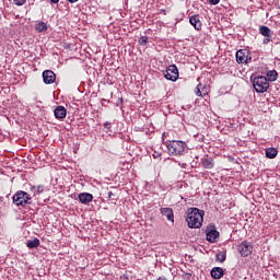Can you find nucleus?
Listing matches in <instances>:
<instances>
[{"instance_id":"f257e3e1","label":"nucleus","mask_w":280,"mask_h":280,"mask_svg":"<svg viewBox=\"0 0 280 280\" xmlns=\"http://www.w3.org/2000/svg\"><path fill=\"white\" fill-rule=\"evenodd\" d=\"M186 222L189 229H200L205 222V210L189 208L186 212Z\"/></svg>"},{"instance_id":"f03ea898","label":"nucleus","mask_w":280,"mask_h":280,"mask_svg":"<svg viewBox=\"0 0 280 280\" xmlns=\"http://www.w3.org/2000/svg\"><path fill=\"white\" fill-rule=\"evenodd\" d=\"M166 148L172 156H185L189 152L187 142L183 140H171L166 142Z\"/></svg>"},{"instance_id":"7ed1b4c3","label":"nucleus","mask_w":280,"mask_h":280,"mask_svg":"<svg viewBox=\"0 0 280 280\" xmlns=\"http://www.w3.org/2000/svg\"><path fill=\"white\" fill-rule=\"evenodd\" d=\"M253 88L255 89L256 93H266L268 89H270L268 78L261 75L255 77L253 79Z\"/></svg>"},{"instance_id":"20e7f679","label":"nucleus","mask_w":280,"mask_h":280,"mask_svg":"<svg viewBox=\"0 0 280 280\" xmlns=\"http://www.w3.org/2000/svg\"><path fill=\"white\" fill-rule=\"evenodd\" d=\"M13 203L16 205V207H25V205H32V197H30V194L20 190L13 196Z\"/></svg>"},{"instance_id":"39448f33","label":"nucleus","mask_w":280,"mask_h":280,"mask_svg":"<svg viewBox=\"0 0 280 280\" xmlns=\"http://www.w3.org/2000/svg\"><path fill=\"white\" fill-rule=\"evenodd\" d=\"M206 240L210 242V244H215L218 238L220 237V232L217 230L215 224L211 223L206 228Z\"/></svg>"},{"instance_id":"423d86ee","label":"nucleus","mask_w":280,"mask_h":280,"mask_svg":"<svg viewBox=\"0 0 280 280\" xmlns=\"http://www.w3.org/2000/svg\"><path fill=\"white\" fill-rule=\"evenodd\" d=\"M237 250L241 257H248L253 255V244L248 241H244L237 246Z\"/></svg>"},{"instance_id":"0eeeda50","label":"nucleus","mask_w":280,"mask_h":280,"mask_svg":"<svg viewBox=\"0 0 280 280\" xmlns=\"http://www.w3.org/2000/svg\"><path fill=\"white\" fill-rule=\"evenodd\" d=\"M253 60V57H250V52L246 49H241L236 51V62L238 65H248Z\"/></svg>"},{"instance_id":"6e6552de","label":"nucleus","mask_w":280,"mask_h":280,"mask_svg":"<svg viewBox=\"0 0 280 280\" xmlns=\"http://www.w3.org/2000/svg\"><path fill=\"white\" fill-rule=\"evenodd\" d=\"M164 78L171 80V82H176L178 80V68L174 65H171L164 72Z\"/></svg>"},{"instance_id":"1a4fd4ad","label":"nucleus","mask_w":280,"mask_h":280,"mask_svg":"<svg viewBox=\"0 0 280 280\" xmlns=\"http://www.w3.org/2000/svg\"><path fill=\"white\" fill-rule=\"evenodd\" d=\"M44 84H54L56 82V73L51 70L43 72Z\"/></svg>"},{"instance_id":"9d476101","label":"nucleus","mask_w":280,"mask_h":280,"mask_svg":"<svg viewBox=\"0 0 280 280\" xmlns=\"http://www.w3.org/2000/svg\"><path fill=\"white\" fill-rule=\"evenodd\" d=\"M189 23L195 27V30H197V32H200V30H202V22H200V15H191L189 19Z\"/></svg>"},{"instance_id":"9b49d317","label":"nucleus","mask_w":280,"mask_h":280,"mask_svg":"<svg viewBox=\"0 0 280 280\" xmlns=\"http://www.w3.org/2000/svg\"><path fill=\"white\" fill-rule=\"evenodd\" d=\"M160 213H162L168 222L174 223V210L172 208H161Z\"/></svg>"},{"instance_id":"f8f14e48","label":"nucleus","mask_w":280,"mask_h":280,"mask_svg":"<svg viewBox=\"0 0 280 280\" xmlns=\"http://www.w3.org/2000/svg\"><path fill=\"white\" fill-rule=\"evenodd\" d=\"M79 202L89 205V202H93V196L90 192H81L79 194Z\"/></svg>"},{"instance_id":"ddd939ff","label":"nucleus","mask_w":280,"mask_h":280,"mask_svg":"<svg viewBox=\"0 0 280 280\" xmlns=\"http://www.w3.org/2000/svg\"><path fill=\"white\" fill-rule=\"evenodd\" d=\"M54 113L56 119H65V117H67V108H65V106H57Z\"/></svg>"},{"instance_id":"4468645a","label":"nucleus","mask_w":280,"mask_h":280,"mask_svg":"<svg viewBox=\"0 0 280 280\" xmlns=\"http://www.w3.org/2000/svg\"><path fill=\"white\" fill-rule=\"evenodd\" d=\"M212 279H222L224 277V270L222 267H214L210 271Z\"/></svg>"},{"instance_id":"2eb2a0df","label":"nucleus","mask_w":280,"mask_h":280,"mask_svg":"<svg viewBox=\"0 0 280 280\" xmlns=\"http://www.w3.org/2000/svg\"><path fill=\"white\" fill-rule=\"evenodd\" d=\"M201 165L206 170H213V167H214L213 159H211V158H203V159H201Z\"/></svg>"},{"instance_id":"dca6fc26","label":"nucleus","mask_w":280,"mask_h":280,"mask_svg":"<svg viewBox=\"0 0 280 280\" xmlns=\"http://www.w3.org/2000/svg\"><path fill=\"white\" fill-rule=\"evenodd\" d=\"M265 154L267 159H277V154H279V151L275 148H268L266 149Z\"/></svg>"},{"instance_id":"f3484780","label":"nucleus","mask_w":280,"mask_h":280,"mask_svg":"<svg viewBox=\"0 0 280 280\" xmlns=\"http://www.w3.org/2000/svg\"><path fill=\"white\" fill-rule=\"evenodd\" d=\"M259 34H261V36H267L268 38H272V31L268 26H260Z\"/></svg>"},{"instance_id":"a211bd4d","label":"nucleus","mask_w":280,"mask_h":280,"mask_svg":"<svg viewBox=\"0 0 280 280\" xmlns=\"http://www.w3.org/2000/svg\"><path fill=\"white\" fill-rule=\"evenodd\" d=\"M277 78H279L277 70H270L267 72L268 82H277Z\"/></svg>"},{"instance_id":"6ab92c4d","label":"nucleus","mask_w":280,"mask_h":280,"mask_svg":"<svg viewBox=\"0 0 280 280\" xmlns=\"http://www.w3.org/2000/svg\"><path fill=\"white\" fill-rule=\"evenodd\" d=\"M27 248H38L40 246V240L34 238L26 242Z\"/></svg>"},{"instance_id":"aec40b11","label":"nucleus","mask_w":280,"mask_h":280,"mask_svg":"<svg viewBox=\"0 0 280 280\" xmlns=\"http://www.w3.org/2000/svg\"><path fill=\"white\" fill-rule=\"evenodd\" d=\"M32 191H33L34 196H40V194H43V191H45V186H43V185L33 186Z\"/></svg>"},{"instance_id":"412c9836","label":"nucleus","mask_w":280,"mask_h":280,"mask_svg":"<svg viewBox=\"0 0 280 280\" xmlns=\"http://www.w3.org/2000/svg\"><path fill=\"white\" fill-rule=\"evenodd\" d=\"M215 260L219 261L220 264H224V261H226V252H219L215 255Z\"/></svg>"},{"instance_id":"4be33fe9","label":"nucleus","mask_w":280,"mask_h":280,"mask_svg":"<svg viewBox=\"0 0 280 280\" xmlns=\"http://www.w3.org/2000/svg\"><path fill=\"white\" fill-rule=\"evenodd\" d=\"M37 32H47V23L45 22H39L35 26Z\"/></svg>"},{"instance_id":"5701e85b","label":"nucleus","mask_w":280,"mask_h":280,"mask_svg":"<svg viewBox=\"0 0 280 280\" xmlns=\"http://www.w3.org/2000/svg\"><path fill=\"white\" fill-rule=\"evenodd\" d=\"M139 44L144 47V45H148V36H142L139 38Z\"/></svg>"},{"instance_id":"b1692460","label":"nucleus","mask_w":280,"mask_h":280,"mask_svg":"<svg viewBox=\"0 0 280 280\" xmlns=\"http://www.w3.org/2000/svg\"><path fill=\"white\" fill-rule=\"evenodd\" d=\"M14 5L21 7L27 3V0H13Z\"/></svg>"},{"instance_id":"393cba45","label":"nucleus","mask_w":280,"mask_h":280,"mask_svg":"<svg viewBox=\"0 0 280 280\" xmlns=\"http://www.w3.org/2000/svg\"><path fill=\"white\" fill-rule=\"evenodd\" d=\"M104 130H105V132H110V122L109 121L104 122Z\"/></svg>"},{"instance_id":"a878e982","label":"nucleus","mask_w":280,"mask_h":280,"mask_svg":"<svg viewBox=\"0 0 280 280\" xmlns=\"http://www.w3.org/2000/svg\"><path fill=\"white\" fill-rule=\"evenodd\" d=\"M191 277H192V276H191V273H189V272H186V273L183 275V279H184V280H191Z\"/></svg>"},{"instance_id":"bb28decb","label":"nucleus","mask_w":280,"mask_h":280,"mask_svg":"<svg viewBox=\"0 0 280 280\" xmlns=\"http://www.w3.org/2000/svg\"><path fill=\"white\" fill-rule=\"evenodd\" d=\"M270 40H272V37L265 36L262 43H264V45H268V43H270Z\"/></svg>"},{"instance_id":"cd10ccee","label":"nucleus","mask_w":280,"mask_h":280,"mask_svg":"<svg viewBox=\"0 0 280 280\" xmlns=\"http://www.w3.org/2000/svg\"><path fill=\"white\" fill-rule=\"evenodd\" d=\"M196 95H197V97H202V92L200 91V85H197Z\"/></svg>"},{"instance_id":"c85d7f7f","label":"nucleus","mask_w":280,"mask_h":280,"mask_svg":"<svg viewBox=\"0 0 280 280\" xmlns=\"http://www.w3.org/2000/svg\"><path fill=\"white\" fill-rule=\"evenodd\" d=\"M209 3L211 5H218V3H220V0H209Z\"/></svg>"},{"instance_id":"c756f323","label":"nucleus","mask_w":280,"mask_h":280,"mask_svg":"<svg viewBox=\"0 0 280 280\" xmlns=\"http://www.w3.org/2000/svg\"><path fill=\"white\" fill-rule=\"evenodd\" d=\"M113 196H115V194H113V191H108V198H109V200H113Z\"/></svg>"},{"instance_id":"7c9ffc66","label":"nucleus","mask_w":280,"mask_h":280,"mask_svg":"<svg viewBox=\"0 0 280 280\" xmlns=\"http://www.w3.org/2000/svg\"><path fill=\"white\" fill-rule=\"evenodd\" d=\"M69 1V3H78V1H80V0H68Z\"/></svg>"},{"instance_id":"2f4dec72","label":"nucleus","mask_w":280,"mask_h":280,"mask_svg":"<svg viewBox=\"0 0 280 280\" xmlns=\"http://www.w3.org/2000/svg\"><path fill=\"white\" fill-rule=\"evenodd\" d=\"M159 156H161V154L159 153L153 154V159H159Z\"/></svg>"},{"instance_id":"473e14b6","label":"nucleus","mask_w":280,"mask_h":280,"mask_svg":"<svg viewBox=\"0 0 280 280\" xmlns=\"http://www.w3.org/2000/svg\"><path fill=\"white\" fill-rule=\"evenodd\" d=\"M60 0H50V3H59Z\"/></svg>"}]
</instances>
